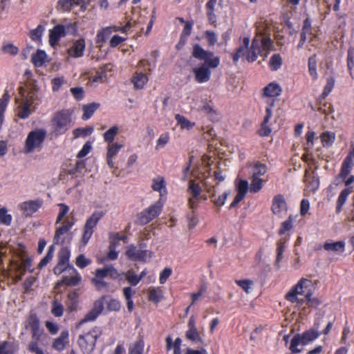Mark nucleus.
Returning a JSON list of instances; mask_svg holds the SVG:
<instances>
[{
  "instance_id": "obj_1",
  "label": "nucleus",
  "mask_w": 354,
  "mask_h": 354,
  "mask_svg": "<svg viewBox=\"0 0 354 354\" xmlns=\"http://www.w3.org/2000/svg\"><path fill=\"white\" fill-rule=\"evenodd\" d=\"M19 92L21 100L19 102V100L16 99V102L19 103L17 115L21 119H26L35 111L38 104L37 89L35 86H28L27 90L21 86Z\"/></svg>"
},
{
  "instance_id": "obj_2",
  "label": "nucleus",
  "mask_w": 354,
  "mask_h": 354,
  "mask_svg": "<svg viewBox=\"0 0 354 354\" xmlns=\"http://www.w3.org/2000/svg\"><path fill=\"white\" fill-rule=\"evenodd\" d=\"M187 192L189 194L187 198V206L191 210L186 215L188 222V228L193 229L198 223V214L196 210L201 203V193H202V187L198 183L193 179L189 180Z\"/></svg>"
},
{
  "instance_id": "obj_3",
  "label": "nucleus",
  "mask_w": 354,
  "mask_h": 354,
  "mask_svg": "<svg viewBox=\"0 0 354 354\" xmlns=\"http://www.w3.org/2000/svg\"><path fill=\"white\" fill-rule=\"evenodd\" d=\"M272 45L273 42L270 37H255L252 41L250 47L248 48L246 60L253 63L257 59L259 55L267 57Z\"/></svg>"
},
{
  "instance_id": "obj_4",
  "label": "nucleus",
  "mask_w": 354,
  "mask_h": 354,
  "mask_svg": "<svg viewBox=\"0 0 354 354\" xmlns=\"http://www.w3.org/2000/svg\"><path fill=\"white\" fill-rule=\"evenodd\" d=\"M313 294L312 281L310 279L301 278L286 294L285 299L292 304H299L301 299L298 298V295H301L306 298L311 297Z\"/></svg>"
},
{
  "instance_id": "obj_5",
  "label": "nucleus",
  "mask_w": 354,
  "mask_h": 354,
  "mask_svg": "<svg viewBox=\"0 0 354 354\" xmlns=\"http://www.w3.org/2000/svg\"><path fill=\"white\" fill-rule=\"evenodd\" d=\"M52 125L57 135L64 134L72 126L71 112L63 109L55 113L52 118Z\"/></svg>"
},
{
  "instance_id": "obj_6",
  "label": "nucleus",
  "mask_w": 354,
  "mask_h": 354,
  "mask_svg": "<svg viewBox=\"0 0 354 354\" xmlns=\"http://www.w3.org/2000/svg\"><path fill=\"white\" fill-rule=\"evenodd\" d=\"M220 64V57H215L212 59H206L199 67L194 68L192 71L194 74L195 81L198 83L208 82L211 77L210 68H216Z\"/></svg>"
},
{
  "instance_id": "obj_7",
  "label": "nucleus",
  "mask_w": 354,
  "mask_h": 354,
  "mask_svg": "<svg viewBox=\"0 0 354 354\" xmlns=\"http://www.w3.org/2000/svg\"><path fill=\"white\" fill-rule=\"evenodd\" d=\"M102 330L95 326L86 333L79 336L77 342L84 354H91L95 348L97 339L101 335Z\"/></svg>"
},
{
  "instance_id": "obj_8",
  "label": "nucleus",
  "mask_w": 354,
  "mask_h": 354,
  "mask_svg": "<svg viewBox=\"0 0 354 354\" xmlns=\"http://www.w3.org/2000/svg\"><path fill=\"white\" fill-rule=\"evenodd\" d=\"M46 135L47 132L44 129H37L29 132L25 142L24 152L30 153L41 149Z\"/></svg>"
},
{
  "instance_id": "obj_9",
  "label": "nucleus",
  "mask_w": 354,
  "mask_h": 354,
  "mask_svg": "<svg viewBox=\"0 0 354 354\" xmlns=\"http://www.w3.org/2000/svg\"><path fill=\"white\" fill-rule=\"evenodd\" d=\"M163 201L160 198L153 204L144 209L136 216V223L140 225H147L161 214L163 208Z\"/></svg>"
},
{
  "instance_id": "obj_10",
  "label": "nucleus",
  "mask_w": 354,
  "mask_h": 354,
  "mask_svg": "<svg viewBox=\"0 0 354 354\" xmlns=\"http://www.w3.org/2000/svg\"><path fill=\"white\" fill-rule=\"evenodd\" d=\"M104 213L102 211H95L86 221L83 227V234L82 241L84 245H86L91 236L99 221L104 216Z\"/></svg>"
},
{
  "instance_id": "obj_11",
  "label": "nucleus",
  "mask_w": 354,
  "mask_h": 354,
  "mask_svg": "<svg viewBox=\"0 0 354 354\" xmlns=\"http://www.w3.org/2000/svg\"><path fill=\"white\" fill-rule=\"evenodd\" d=\"M149 62L147 59H142L138 64V71L134 75V88L141 89L149 80L147 72H150Z\"/></svg>"
},
{
  "instance_id": "obj_12",
  "label": "nucleus",
  "mask_w": 354,
  "mask_h": 354,
  "mask_svg": "<svg viewBox=\"0 0 354 354\" xmlns=\"http://www.w3.org/2000/svg\"><path fill=\"white\" fill-rule=\"evenodd\" d=\"M32 266V259L30 258L22 259L20 262H13L10 268V275L15 283L19 281L26 270H30Z\"/></svg>"
},
{
  "instance_id": "obj_13",
  "label": "nucleus",
  "mask_w": 354,
  "mask_h": 354,
  "mask_svg": "<svg viewBox=\"0 0 354 354\" xmlns=\"http://www.w3.org/2000/svg\"><path fill=\"white\" fill-rule=\"evenodd\" d=\"M266 103V114L261 122V128L258 131L259 135L261 137L268 136L271 133L272 129L268 123L272 115V109L274 106L275 100H268Z\"/></svg>"
},
{
  "instance_id": "obj_14",
  "label": "nucleus",
  "mask_w": 354,
  "mask_h": 354,
  "mask_svg": "<svg viewBox=\"0 0 354 354\" xmlns=\"http://www.w3.org/2000/svg\"><path fill=\"white\" fill-rule=\"evenodd\" d=\"M74 221L66 219L61 226L57 228L53 237V243L55 245H63L65 243L66 236L68 232L74 225Z\"/></svg>"
},
{
  "instance_id": "obj_15",
  "label": "nucleus",
  "mask_w": 354,
  "mask_h": 354,
  "mask_svg": "<svg viewBox=\"0 0 354 354\" xmlns=\"http://www.w3.org/2000/svg\"><path fill=\"white\" fill-rule=\"evenodd\" d=\"M131 28L130 22H128L127 24L124 27H120L116 26H109L106 28H103L101 30L98 31L96 35V43L102 44L104 42L106 38L113 32L122 31L123 32H126L127 30H129Z\"/></svg>"
},
{
  "instance_id": "obj_16",
  "label": "nucleus",
  "mask_w": 354,
  "mask_h": 354,
  "mask_svg": "<svg viewBox=\"0 0 354 354\" xmlns=\"http://www.w3.org/2000/svg\"><path fill=\"white\" fill-rule=\"evenodd\" d=\"M26 327H30L32 339L40 341L44 335V329L40 327L39 320L35 315H31L27 320Z\"/></svg>"
},
{
  "instance_id": "obj_17",
  "label": "nucleus",
  "mask_w": 354,
  "mask_h": 354,
  "mask_svg": "<svg viewBox=\"0 0 354 354\" xmlns=\"http://www.w3.org/2000/svg\"><path fill=\"white\" fill-rule=\"evenodd\" d=\"M70 252L67 248H62L58 254L59 261L53 269L55 274L63 272L68 266Z\"/></svg>"
},
{
  "instance_id": "obj_18",
  "label": "nucleus",
  "mask_w": 354,
  "mask_h": 354,
  "mask_svg": "<svg viewBox=\"0 0 354 354\" xmlns=\"http://www.w3.org/2000/svg\"><path fill=\"white\" fill-rule=\"evenodd\" d=\"M43 201L41 199L29 200L19 205L20 209L26 216H30L41 207Z\"/></svg>"
},
{
  "instance_id": "obj_19",
  "label": "nucleus",
  "mask_w": 354,
  "mask_h": 354,
  "mask_svg": "<svg viewBox=\"0 0 354 354\" xmlns=\"http://www.w3.org/2000/svg\"><path fill=\"white\" fill-rule=\"evenodd\" d=\"M147 241L138 238L139 250H136L134 245V260H140L142 261H147V259L151 257V252L147 250Z\"/></svg>"
},
{
  "instance_id": "obj_20",
  "label": "nucleus",
  "mask_w": 354,
  "mask_h": 354,
  "mask_svg": "<svg viewBox=\"0 0 354 354\" xmlns=\"http://www.w3.org/2000/svg\"><path fill=\"white\" fill-rule=\"evenodd\" d=\"M188 330L185 333V337L187 339L198 342L201 340L200 334L196 327L195 319L193 316L190 317L187 324Z\"/></svg>"
},
{
  "instance_id": "obj_21",
  "label": "nucleus",
  "mask_w": 354,
  "mask_h": 354,
  "mask_svg": "<svg viewBox=\"0 0 354 354\" xmlns=\"http://www.w3.org/2000/svg\"><path fill=\"white\" fill-rule=\"evenodd\" d=\"M271 210L275 215H279L283 210H287V203L283 195L279 194L274 196Z\"/></svg>"
},
{
  "instance_id": "obj_22",
  "label": "nucleus",
  "mask_w": 354,
  "mask_h": 354,
  "mask_svg": "<svg viewBox=\"0 0 354 354\" xmlns=\"http://www.w3.org/2000/svg\"><path fill=\"white\" fill-rule=\"evenodd\" d=\"M90 2V0H59L57 3L58 9L62 11H68L73 6L85 7Z\"/></svg>"
},
{
  "instance_id": "obj_23",
  "label": "nucleus",
  "mask_w": 354,
  "mask_h": 354,
  "mask_svg": "<svg viewBox=\"0 0 354 354\" xmlns=\"http://www.w3.org/2000/svg\"><path fill=\"white\" fill-rule=\"evenodd\" d=\"M69 343V333L65 330L61 332L59 336L55 338L53 342L52 347L57 351L64 350L66 346Z\"/></svg>"
},
{
  "instance_id": "obj_24",
  "label": "nucleus",
  "mask_w": 354,
  "mask_h": 354,
  "mask_svg": "<svg viewBox=\"0 0 354 354\" xmlns=\"http://www.w3.org/2000/svg\"><path fill=\"white\" fill-rule=\"evenodd\" d=\"M289 236H286L284 237L281 238L277 242V258L275 261V266L277 268H280V263L283 259V253L287 247V242L289 241Z\"/></svg>"
},
{
  "instance_id": "obj_25",
  "label": "nucleus",
  "mask_w": 354,
  "mask_h": 354,
  "mask_svg": "<svg viewBox=\"0 0 354 354\" xmlns=\"http://www.w3.org/2000/svg\"><path fill=\"white\" fill-rule=\"evenodd\" d=\"M281 92V86L275 82H272L263 88V95L268 97H276L279 96Z\"/></svg>"
},
{
  "instance_id": "obj_26",
  "label": "nucleus",
  "mask_w": 354,
  "mask_h": 354,
  "mask_svg": "<svg viewBox=\"0 0 354 354\" xmlns=\"http://www.w3.org/2000/svg\"><path fill=\"white\" fill-rule=\"evenodd\" d=\"M66 35L65 27L63 25H57L49 33V43L54 46L57 43L59 39Z\"/></svg>"
},
{
  "instance_id": "obj_27",
  "label": "nucleus",
  "mask_w": 354,
  "mask_h": 354,
  "mask_svg": "<svg viewBox=\"0 0 354 354\" xmlns=\"http://www.w3.org/2000/svg\"><path fill=\"white\" fill-rule=\"evenodd\" d=\"M250 45L249 37H244L243 39V44L240 46L236 51L232 55V60L234 64H236L241 57H246L248 53V48Z\"/></svg>"
},
{
  "instance_id": "obj_28",
  "label": "nucleus",
  "mask_w": 354,
  "mask_h": 354,
  "mask_svg": "<svg viewBox=\"0 0 354 354\" xmlns=\"http://www.w3.org/2000/svg\"><path fill=\"white\" fill-rule=\"evenodd\" d=\"M85 49V41L80 39L75 41L68 50V54L73 57H80L83 55Z\"/></svg>"
},
{
  "instance_id": "obj_29",
  "label": "nucleus",
  "mask_w": 354,
  "mask_h": 354,
  "mask_svg": "<svg viewBox=\"0 0 354 354\" xmlns=\"http://www.w3.org/2000/svg\"><path fill=\"white\" fill-rule=\"evenodd\" d=\"M111 277L113 279H117L119 274L112 266H106L102 269H97L95 271V277L103 279L106 277Z\"/></svg>"
},
{
  "instance_id": "obj_30",
  "label": "nucleus",
  "mask_w": 354,
  "mask_h": 354,
  "mask_svg": "<svg viewBox=\"0 0 354 354\" xmlns=\"http://www.w3.org/2000/svg\"><path fill=\"white\" fill-rule=\"evenodd\" d=\"M122 145L118 143L109 144L106 155L107 164L110 168L114 167L113 158L122 149Z\"/></svg>"
},
{
  "instance_id": "obj_31",
  "label": "nucleus",
  "mask_w": 354,
  "mask_h": 354,
  "mask_svg": "<svg viewBox=\"0 0 354 354\" xmlns=\"http://www.w3.org/2000/svg\"><path fill=\"white\" fill-rule=\"evenodd\" d=\"M352 192V187L344 188L339 194L337 202L335 212L338 214L342 211V207L345 204L348 196Z\"/></svg>"
},
{
  "instance_id": "obj_32",
  "label": "nucleus",
  "mask_w": 354,
  "mask_h": 354,
  "mask_svg": "<svg viewBox=\"0 0 354 354\" xmlns=\"http://www.w3.org/2000/svg\"><path fill=\"white\" fill-rule=\"evenodd\" d=\"M147 292L149 301L158 304L163 299V292L160 287H150Z\"/></svg>"
},
{
  "instance_id": "obj_33",
  "label": "nucleus",
  "mask_w": 354,
  "mask_h": 354,
  "mask_svg": "<svg viewBox=\"0 0 354 354\" xmlns=\"http://www.w3.org/2000/svg\"><path fill=\"white\" fill-rule=\"evenodd\" d=\"M216 3L217 0H209L205 5L207 17L211 25H214L216 22V16L214 13Z\"/></svg>"
},
{
  "instance_id": "obj_34",
  "label": "nucleus",
  "mask_w": 354,
  "mask_h": 354,
  "mask_svg": "<svg viewBox=\"0 0 354 354\" xmlns=\"http://www.w3.org/2000/svg\"><path fill=\"white\" fill-rule=\"evenodd\" d=\"M268 171L267 165L260 161H256L252 165L251 176L260 178L263 176Z\"/></svg>"
},
{
  "instance_id": "obj_35",
  "label": "nucleus",
  "mask_w": 354,
  "mask_h": 354,
  "mask_svg": "<svg viewBox=\"0 0 354 354\" xmlns=\"http://www.w3.org/2000/svg\"><path fill=\"white\" fill-rule=\"evenodd\" d=\"M353 163L350 156H346L342 164L339 176L342 179H346L351 173Z\"/></svg>"
},
{
  "instance_id": "obj_36",
  "label": "nucleus",
  "mask_w": 354,
  "mask_h": 354,
  "mask_svg": "<svg viewBox=\"0 0 354 354\" xmlns=\"http://www.w3.org/2000/svg\"><path fill=\"white\" fill-rule=\"evenodd\" d=\"M320 333L315 329H310L304 331L302 334H300L301 337L303 340V345H306L310 342L314 341L320 335Z\"/></svg>"
},
{
  "instance_id": "obj_37",
  "label": "nucleus",
  "mask_w": 354,
  "mask_h": 354,
  "mask_svg": "<svg viewBox=\"0 0 354 354\" xmlns=\"http://www.w3.org/2000/svg\"><path fill=\"white\" fill-rule=\"evenodd\" d=\"M320 139L324 147H330L335 140V133L331 131H325L320 135Z\"/></svg>"
},
{
  "instance_id": "obj_38",
  "label": "nucleus",
  "mask_w": 354,
  "mask_h": 354,
  "mask_svg": "<svg viewBox=\"0 0 354 354\" xmlns=\"http://www.w3.org/2000/svg\"><path fill=\"white\" fill-rule=\"evenodd\" d=\"M323 248L326 251L344 252L345 250V243L343 241L334 243L325 242Z\"/></svg>"
},
{
  "instance_id": "obj_39",
  "label": "nucleus",
  "mask_w": 354,
  "mask_h": 354,
  "mask_svg": "<svg viewBox=\"0 0 354 354\" xmlns=\"http://www.w3.org/2000/svg\"><path fill=\"white\" fill-rule=\"evenodd\" d=\"M308 73L313 80H316L318 78L317 72V57L316 55H313L308 58Z\"/></svg>"
},
{
  "instance_id": "obj_40",
  "label": "nucleus",
  "mask_w": 354,
  "mask_h": 354,
  "mask_svg": "<svg viewBox=\"0 0 354 354\" xmlns=\"http://www.w3.org/2000/svg\"><path fill=\"white\" fill-rule=\"evenodd\" d=\"M99 107L100 104L95 102L84 105L83 106L84 113L82 115V119L84 120H88Z\"/></svg>"
},
{
  "instance_id": "obj_41",
  "label": "nucleus",
  "mask_w": 354,
  "mask_h": 354,
  "mask_svg": "<svg viewBox=\"0 0 354 354\" xmlns=\"http://www.w3.org/2000/svg\"><path fill=\"white\" fill-rule=\"evenodd\" d=\"M152 189L154 191L159 192L160 196L163 195L162 190L165 194H166V183L163 177L159 176L157 178H154L153 180V183L151 185Z\"/></svg>"
},
{
  "instance_id": "obj_42",
  "label": "nucleus",
  "mask_w": 354,
  "mask_h": 354,
  "mask_svg": "<svg viewBox=\"0 0 354 354\" xmlns=\"http://www.w3.org/2000/svg\"><path fill=\"white\" fill-rule=\"evenodd\" d=\"M46 54L44 50H38L32 56V62L36 67H41L46 62Z\"/></svg>"
},
{
  "instance_id": "obj_43",
  "label": "nucleus",
  "mask_w": 354,
  "mask_h": 354,
  "mask_svg": "<svg viewBox=\"0 0 354 354\" xmlns=\"http://www.w3.org/2000/svg\"><path fill=\"white\" fill-rule=\"evenodd\" d=\"M45 28L43 25H38L36 28L32 30L30 32V39L35 41L37 42L39 44L41 43V36L44 32Z\"/></svg>"
},
{
  "instance_id": "obj_44",
  "label": "nucleus",
  "mask_w": 354,
  "mask_h": 354,
  "mask_svg": "<svg viewBox=\"0 0 354 354\" xmlns=\"http://www.w3.org/2000/svg\"><path fill=\"white\" fill-rule=\"evenodd\" d=\"M175 119L182 129L189 130L195 126L194 122H190L185 117L180 114L176 115Z\"/></svg>"
},
{
  "instance_id": "obj_45",
  "label": "nucleus",
  "mask_w": 354,
  "mask_h": 354,
  "mask_svg": "<svg viewBox=\"0 0 354 354\" xmlns=\"http://www.w3.org/2000/svg\"><path fill=\"white\" fill-rule=\"evenodd\" d=\"M207 51L204 50L199 44H195L193 47L192 55L195 58L206 61Z\"/></svg>"
},
{
  "instance_id": "obj_46",
  "label": "nucleus",
  "mask_w": 354,
  "mask_h": 354,
  "mask_svg": "<svg viewBox=\"0 0 354 354\" xmlns=\"http://www.w3.org/2000/svg\"><path fill=\"white\" fill-rule=\"evenodd\" d=\"M282 65V59L279 54H274L270 59L269 67L273 71H277Z\"/></svg>"
},
{
  "instance_id": "obj_47",
  "label": "nucleus",
  "mask_w": 354,
  "mask_h": 354,
  "mask_svg": "<svg viewBox=\"0 0 354 354\" xmlns=\"http://www.w3.org/2000/svg\"><path fill=\"white\" fill-rule=\"evenodd\" d=\"M299 344L303 345V340L300 336V334H297V335H294L292 339H291L289 348L294 353H299L301 351V349H299L297 348V346Z\"/></svg>"
},
{
  "instance_id": "obj_48",
  "label": "nucleus",
  "mask_w": 354,
  "mask_h": 354,
  "mask_svg": "<svg viewBox=\"0 0 354 354\" xmlns=\"http://www.w3.org/2000/svg\"><path fill=\"white\" fill-rule=\"evenodd\" d=\"M73 272L76 274L74 276L71 277H64L62 279V282L67 286H73L77 285L81 281V277L79 274L77 273L76 270L72 268Z\"/></svg>"
},
{
  "instance_id": "obj_49",
  "label": "nucleus",
  "mask_w": 354,
  "mask_h": 354,
  "mask_svg": "<svg viewBox=\"0 0 354 354\" xmlns=\"http://www.w3.org/2000/svg\"><path fill=\"white\" fill-rule=\"evenodd\" d=\"M294 218L292 215L288 216V218L285 221L282 222L279 230V234L283 235L286 232L290 231L293 227Z\"/></svg>"
},
{
  "instance_id": "obj_50",
  "label": "nucleus",
  "mask_w": 354,
  "mask_h": 354,
  "mask_svg": "<svg viewBox=\"0 0 354 354\" xmlns=\"http://www.w3.org/2000/svg\"><path fill=\"white\" fill-rule=\"evenodd\" d=\"M263 180L261 178L251 176V183L250 189L252 193L259 192L263 187Z\"/></svg>"
},
{
  "instance_id": "obj_51",
  "label": "nucleus",
  "mask_w": 354,
  "mask_h": 354,
  "mask_svg": "<svg viewBox=\"0 0 354 354\" xmlns=\"http://www.w3.org/2000/svg\"><path fill=\"white\" fill-rule=\"evenodd\" d=\"M334 85L335 79L333 77H328L323 92L320 95L321 100H324L330 94L334 88Z\"/></svg>"
},
{
  "instance_id": "obj_52",
  "label": "nucleus",
  "mask_w": 354,
  "mask_h": 354,
  "mask_svg": "<svg viewBox=\"0 0 354 354\" xmlns=\"http://www.w3.org/2000/svg\"><path fill=\"white\" fill-rule=\"evenodd\" d=\"M55 248L53 245H50L48 248L47 254L46 256L41 260L39 263L38 264V268L41 269L44 266H46L53 259V253H54Z\"/></svg>"
},
{
  "instance_id": "obj_53",
  "label": "nucleus",
  "mask_w": 354,
  "mask_h": 354,
  "mask_svg": "<svg viewBox=\"0 0 354 354\" xmlns=\"http://www.w3.org/2000/svg\"><path fill=\"white\" fill-rule=\"evenodd\" d=\"M118 130L119 129L117 126L111 127L104 133V141L109 144H111L113 141L115 136L118 133Z\"/></svg>"
},
{
  "instance_id": "obj_54",
  "label": "nucleus",
  "mask_w": 354,
  "mask_h": 354,
  "mask_svg": "<svg viewBox=\"0 0 354 354\" xmlns=\"http://www.w3.org/2000/svg\"><path fill=\"white\" fill-rule=\"evenodd\" d=\"M169 133L168 132L162 133L156 141V149L158 150L164 148L169 142Z\"/></svg>"
},
{
  "instance_id": "obj_55",
  "label": "nucleus",
  "mask_w": 354,
  "mask_h": 354,
  "mask_svg": "<svg viewBox=\"0 0 354 354\" xmlns=\"http://www.w3.org/2000/svg\"><path fill=\"white\" fill-rule=\"evenodd\" d=\"M93 131V127L77 128L73 130V135L75 138L86 137L91 135Z\"/></svg>"
},
{
  "instance_id": "obj_56",
  "label": "nucleus",
  "mask_w": 354,
  "mask_h": 354,
  "mask_svg": "<svg viewBox=\"0 0 354 354\" xmlns=\"http://www.w3.org/2000/svg\"><path fill=\"white\" fill-rule=\"evenodd\" d=\"M59 214L56 219V224L60 223L69 212V207L64 203L58 204Z\"/></svg>"
},
{
  "instance_id": "obj_57",
  "label": "nucleus",
  "mask_w": 354,
  "mask_h": 354,
  "mask_svg": "<svg viewBox=\"0 0 354 354\" xmlns=\"http://www.w3.org/2000/svg\"><path fill=\"white\" fill-rule=\"evenodd\" d=\"M166 342V348L167 351H169L174 348H178L181 346L182 340L180 337H177L174 342H173V339L170 336H167L165 339Z\"/></svg>"
},
{
  "instance_id": "obj_58",
  "label": "nucleus",
  "mask_w": 354,
  "mask_h": 354,
  "mask_svg": "<svg viewBox=\"0 0 354 354\" xmlns=\"http://www.w3.org/2000/svg\"><path fill=\"white\" fill-rule=\"evenodd\" d=\"M304 302H306L307 305L309 307L317 308L321 304V301L317 297H306V298H301V301H299V304H302Z\"/></svg>"
},
{
  "instance_id": "obj_59",
  "label": "nucleus",
  "mask_w": 354,
  "mask_h": 354,
  "mask_svg": "<svg viewBox=\"0 0 354 354\" xmlns=\"http://www.w3.org/2000/svg\"><path fill=\"white\" fill-rule=\"evenodd\" d=\"M98 314L95 312L93 309H91L85 316L77 324V328L80 327L83 324L87 322H92L96 319L98 317Z\"/></svg>"
},
{
  "instance_id": "obj_60",
  "label": "nucleus",
  "mask_w": 354,
  "mask_h": 354,
  "mask_svg": "<svg viewBox=\"0 0 354 354\" xmlns=\"http://www.w3.org/2000/svg\"><path fill=\"white\" fill-rule=\"evenodd\" d=\"M52 306V314L57 317L62 316L64 312L63 306L56 300L53 301Z\"/></svg>"
},
{
  "instance_id": "obj_61",
  "label": "nucleus",
  "mask_w": 354,
  "mask_h": 354,
  "mask_svg": "<svg viewBox=\"0 0 354 354\" xmlns=\"http://www.w3.org/2000/svg\"><path fill=\"white\" fill-rule=\"evenodd\" d=\"M10 100V95L7 91L0 98V115L3 116L8 103Z\"/></svg>"
},
{
  "instance_id": "obj_62",
  "label": "nucleus",
  "mask_w": 354,
  "mask_h": 354,
  "mask_svg": "<svg viewBox=\"0 0 354 354\" xmlns=\"http://www.w3.org/2000/svg\"><path fill=\"white\" fill-rule=\"evenodd\" d=\"M123 293L124 296L125 297V299L127 302V308L129 311H131L133 309V301L131 300V295H132V290L131 288L126 287L123 289Z\"/></svg>"
},
{
  "instance_id": "obj_63",
  "label": "nucleus",
  "mask_w": 354,
  "mask_h": 354,
  "mask_svg": "<svg viewBox=\"0 0 354 354\" xmlns=\"http://www.w3.org/2000/svg\"><path fill=\"white\" fill-rule=\"evenodd\" d=\"M172 274V270L170 268H165L160 273L159 282L164 284Z\"/></svg>"
},
{
  "instance_id": "obj_64",
  "label": "nucleus",
  "mask_w": 354,
  "mask_h": 354,
  "mask_svg": "<svg viewBox=\"0 0 354 354\" xmlns=\"http://www.w3.org/2000/svg\"><path fill=\"white\" fill-rule=\"evenodd\" d=\"M235 283L246 292H249L253 282L250 279L235 280Z\"/></svg>"
}]
</instances>
